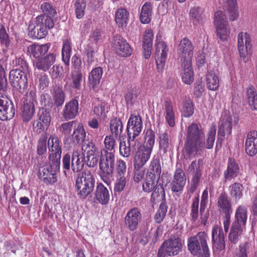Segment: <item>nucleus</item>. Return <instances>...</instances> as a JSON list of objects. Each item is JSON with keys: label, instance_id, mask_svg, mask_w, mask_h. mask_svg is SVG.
Wrapping results in <instances>:
<instances>
[{"label": "nucleus", "instance_id": "nucleus-22", "mask_svg": "<svg viewBox=\"0 0 257 257\" xmlns=\"http://www.w3.org/2000/svg\"><path fill=\"white\" fill-rule=\"evenodd\" d=\"M152 151L140 147L134 156L133 163L134 166L137 168L144 167L149 160Z\"/></svg>", "mask_w": 257, "mask_h": 257}, {"label": "nucleus", "instance_id": "nucleus-21", "mask_svg": "<svg viewBox=\"0 0 257 257\" xmlns=\"http://www.w3.org/2000/svg\"><path fill=\"white\" fill-rule=\"evenodd\" d=\"M212 242L213 248L222 250L225 248L224 235L222 227L215 225L212 229Z\"/></svg>", "mask_w": 257, "mask_h": 257}, {"label": "nucleus", "instance_id": "nucleus-19", "mask_svg": "<svg viewBox=\"0 0 257 257\" xmlns=\"http://www.w3.org/2000/svg\"><path fill=\"white\" fill-rule=\"evenodd\" d=\"M186 182V177L183 170L177 168L175 171L173 179L171 183V190L173 192H179L183 190Z\"/></svg>", "mask_w": 257, "mask_h": 257}, {"label": "nucleus", "instance_id": "nucleus-16", "mask_svg": "<svg viewBox=\"0 0 257 257\" xmlns=\"http://www.w3.org/2000/svg\"><path fill=\"white\" fill-rule=\"evenodd\" d=\"M183 244L181 239L176 236H172L169 239L164 241L162 245L165 252L169 256H175L182 250Z\"/></svg>", "mask_w": 257, "mask_h": 257}, {"label": "nucleus", "instance_id": "nucleus-23", "mask_svg": "<svg viewBox=\"0 0 257 257\" xmlns=\"http://www.w3.org/2000/svg\"><path fill=\"white\" fill-rule=\"evenodd\" d=\"M240 171L239 164L236 161L231 158H229L226 169L223 172L224 181H231L236 178Z\"/></svg>", "mask_w": 257, "mask_h": 257}, {"label": "nucleus", "instance_id": "nucleus-7", "mask_svg": "<svg viewBox=\"0 0 257 257\" xmlns=\"http://www.w3.org/2000/svg\"><path fill=\"white\" fill-rule=\"evenodd\" d=\"M36 97V91L32 90L27 93L23 98V105L21 109L23 120L25 122L29 121L35 113V104L37 102Z\"/></svg>", "mask_w": 257, "mask_h": 257}, {"label": "nucleus", "instance_id": "nucleus-15", "mask_svg": "<svg viewBox=\"0 0 257 257\" xmlns=\"http://www.w3.org/2000/svg\"><path fill=\"white\" fill-rule=\"evenodd\" d=\"M86 135L83 124L79 123L77 127L74 129L73 134L64 137L63 142L68 148H74L84 141Z\"/></svg>", "mask_w": 257, "mask_h": 257}, {"label": "nucleus", "instance_id": "nucleus-29", "mask_svg": "<svg viewBox=\"0 0 257 257\" xmlns=\"http://www.w3.org/2000/svg\"><path fill=\"white\" fill-rule=\"evenodd\" d=\"M50 46V43L43 45L33 44L28 47L27 51L33 57L38 59L48 52Z\"/></svg>", "mask_w": 257, "mask_h": 257}, {"label": "nucleus", "instance_id": "nucleus-5", "mask_svg": "<svg viewBox=\"0 0 257 257\" xmlns=\"http://www.w3.org/2000/svg\"><path fill=\"white\" fill-rule=\"evenodd\" d=\"M217 206L219 212L224 215L223 227L225 232H227L230 226L232 209L231 199L225 192H221L217 198Z\"/></svg>", "mask_w": 257, "mask_h": 257}, {"label": "nucleus", "instance_id": "nucleus-26", "mask_svg": "<svg viewBox=\"0 0 257 257\" xmlns=\"http://www.w3.org/2000/svg\"><path fill=\"white\" fill-rule=\"evenodd\" d=\"M154 39L153 31L151 29L146 30L143 36V49L145 59L150 57L152 53L153 41Z\"/></svg>", "mask_w": 257, "mask_h": 257}, {"label": "nucleus", "instance_id": "nucleus-2", "mask_svg": "<svg viewBox=\"0 0 257 257\" xmlns=\"http://www.w3.org/2000/svg\"><path fill=\"white\" fill-rule=\"evenodd\" d=\"M208 236L205 231L198 232L187 239L188 249L196 257H210V250L207 241Z\"/></svg>", "mask_w": 257, "mask_h": 257}, {"label": "nucleus", "instance_id": "nucleus-57", "mask_svg": "<svg viewBox=\"0 0 257 257\" xmlns=\"http://www.w3.org/2000/svg\"><path fill=\"white\" fill-rule=\"evenodd\" d=\"M86 7V0H75L74 3V8L76 17L80 19L83 17L85 14V10Z\"/></svg>", "mask_w": 257, "mask_h": 257}, {"label": "nucleus", "instance_id": "nucleus-49", "mask_svg": "<svg viewBox=\"0 0 257 257\" xmlns=\"http://www.w3.org/2000/svg\"><path fill=\"white\" fill-rule=\"evenodd\" d=\"M151 197V201L153 204H156L160 200H162V202H165V192L163 185L159 184L152 191Z\"/></svg>", "mask_w": 257, "mask_h": 257}, {"label": "nucleus", "instance_id": "nucleus-27", "mask_svg": "<svg viewBox=\"0 0 257 257\" xmlns=\"http://www.w3.org/2000/svg\"><path fill=\"white\" fill-rule=\"evenodd\" d=\"M245 151L250 156L257 154V131H250L247 135L245 143Z\"/></svg>", "mask_w": 257, "mask_h": 257}, {"label": "nucleus", "instance_id": "nucleus-25", "mask_svg": "<svg viewBox=\"0 0 257 257\" xmlns=\"http://www.w3.org/2000/svg\"><path fill=\"white\" fill-rule=\"evenodd\" d=\"M78 100L73 98L66 103L62 111L63 117L65 120L73 119L78 114Z\"/></svg>", "mask_w": 257, "mask_h": 257}, {"label": "nucleus", "instance_id": "nucleus-20", "mask_svg": "<svg viewBox=\"0 0 257 257\" xmlns=\"http://www.w3.org/2000/svg\"><path fill=\"white\" fill-rule=\"evenodd\" d=\"M232 130V118L227 117L223 119L218 127L216 148H221L222 142L226 134L230 135Z\"/></svg>", "mask_w": 257, "mask_h": 257}, {"label": "nucleus", "instance_id": "nucleus-17", "mask_svg": "<svg viewBox=\"0 0 257 257\" xmlns=\"http://www.w3.org/2000/svg\"><path fill=\"white\" fill-rule=\"evenodd\" d=\"M37 175L39 179L46 184H54L57 181V172L48 165L40 167Z\"/></svg>", "mask_w": 257, "mask_h": 257}, {"label": "nucleus", "instance_id": "nucleus-60", "mask_svg": "<svg viewBox=\"0 0 257 257\" xmlns=\"http://www.w3.org/2000/svg\"><path fill=\"white\" fill-rule=\"evenodd\" d=\"M167 210L168 206L166 203L162 202L154 215V220L156 223H160L163 221L166 216Z\"/></svg>", "mask_w": 257, "mask_h": 257}, {"label": "nucleus", "instance_id": "nucleus-12", "mask_svg": "<svg viewBox=\"0 0 257 257\" xmlns=\"http://www.w3.org/2000/svg\"><path fill=\"white\" fill-rule=\"evenodd\" d=\"M16 109L12 100L5 94L0 92V119L5 121L12 119Z\"/></svg>", "mask_w": 257, "mask_h": 257}, {"label": "nucleus", "instance_id": "nucleus-11", "mask_svg": "<svg viewBox=\"0 0 257 257\" xmlns=\"http://www.w3.org/2000/svg\"><path fill=\"white\" fill-rule=\"evenodd\" d=\"M142 220V214L141 209L134 207L126 212L124 218V224L129 231H134L139 228Z\"/></svg>", "mask_w": 257, "mask_h": 257}, {"label": "nucleus", "instance_id": "nucleus-35", "mask_svg": "<svg viewBox=\"0 0 257 257\" xmlns=\"http://www.w3.org/2000/svg\"><path fill=\"white\" fill-rule=\"evenodd\" d=\"M161 172L162 168L160 158L158 156H154L150 164L148 172L146 175L160 179Z\"/></svg>", "mask_w": 257, "mask_h": 257}, {"label": "nucleus", "instance_id": "nucleus-51", "mask_svg": "<svg viewBox=\"0 0 257 257\" xmlns=\"http://www.w3.org/2000/svg\"><path fill=\"white\" fill-rule=\"evenodd\" d=\"M71 51V40L69 39L63 40L62 49V57L63 61L67 65H68L69 63Z\"/></svg>", "mask_w": 257, "mask_h": 257}, {"label": "nucleus", "instance_id": "nucleus-55", "mask_svg": "<svg viewBox=\"0 0 257 257\" xmlns=\"http://www.w3.org/2000/svg\"><path fill=\"white\" fill-rule=\"evenodd\" d=\"M35 24L47 29H52L54 26L53 19L46 17L45 15H39L36 18Z\"/></svg>", "mask_w": 257, "mask_h": 257}, {"label": "nucleus", "instance_id": "nucleus-54", "mask_svg": "<svg viewBox=\"0 0 257 257\" xmlns=\"http://www.w3.org/2000/svg\"><path fill=\"white\" fill-rule=\"evenodd\" d=\"M71 86L75 89L79 90L81 87L82 80V74L80 70H74L71 73Z\"/></svg>", "mask_w": 257, "mask_h": 257}, {"label": "nucleus", "instance_id": "nucleus-59", "mask_svg": "<svg viewBox=\"0 0 257 257\" xmlns=\"http://www.w3.org/2000/svg\"><path fill=\"white\" fill-rule=\"evenodd\" d=\"M41 9L43 13L41 15H45L46 17L53 19L57 14L55 7L49 3H43L41 6Z\"/></svg>", "mask_w": 257, "mask_h": 257}, {"label": "nucleus", "instance_id": "nucleus-28", "mask_svg": "<svg viewBox=\"0 0 257 257\" xmlns=\"http://www.w3.org/2000/svg\"><path fill=\"white\" fill-rule=\"evenodd\" d=\"M163 109L167 124L171 127H174L175 125V115L173 103L170 99H166L164 100Z\"/></svg>", "mask_w": 257, "mask_h": 257}, {"label": "nucleus", "instance_id": "nucleus-36", "mask_svg": "<svg viewBox=\"0 0 257 257\" xmlns=\"http://www.w3.org/2000/svg\"><path fill=\"white\" fill-rule=\"evenodd\" d=\"M128 12L124 8L118 9L115 13L114 20L118 27L125 28L128 22Z\"/></svg>", "mask_w": 257, "mask_h": 257}, {"label": "nucleus", "instance_id": "nucleus-56", "mask_svg": "<svg viewBox=\"0 0 257 257\" xmlns=\"http://www.w3.org/2000/svg\"><path fill=\"white\" fill-rule=\"evenodd\" d=\"M194 105L193 101L190 99H186L182 104L181 109L182 115L185 117H190L194 113Z\"/></svg>", "mask_w": 257, "mask_h": 257}, {"label": "nucleus", "instance_id": "nucleus-24", "mask_svg": "<svg viewBox=\"0 0 257 257\" xmlns=\"http://www.w3.org/2000/svg\"><path fill=\"white\" fill-rule=\"evenodd\" d=\"M56 55L55 53H49L44 57L37 59L34 63V66L38 70L47 71L55 63Z\"/></svg>", "mask_w": 257, "mask_h": 257}, {"label": "nucleus", "instance_id": "nucleus-52", "mask_svg": "<svg viewBox=\"0 0 257 257\" xmlns=\"http://www.w3.org/2000/svg\"><path fill=\"white\" fill-rule=\"evenodd\" d=\"M159 179L154 178L150 176H146L142 185L143 190L146 193H150L158 186Z\"/></svg>", "mask_w": 257, "mask_h": 257}, {"label": "nucleus", "instance_id": "nucleus-4", "mask_svg": "<svg viewBox=\"0 0 257 257\" xmlns=\"http://www.w3.org/2000/svg\"><path fill=\"white\" fill-rule=\"evenodd\" d=\"M115 163V151L108 152L107 150L101 151L99 168L100 171L101 179L107 185L111 183L110 177H112Z\"/></svg>", "mask_w": 257, "mask_h": 257}, {"label": "nucleus", "instance_id": "nucleus-39", "mask_svg": "<svg viewBox=\"0 0 257 257\" xmlns=\"http://www.w3.org/2000/svg\"><path fill=\"white\" fill-rule=\"evenodd\" d=\"M245 228V227L232 222L228 235L229 240L232 243L235 244L238 242Z\"/></svg>", "mask_w": 257, "mask_h": 257}, {"label": "nucleus", "instance_id": "nucleus-46", "mask_svg": "<svg viewBox=\"0 0 257 257\" xmlns=\"http://www.w3.org/2000/svg\"><path fill=\"white\" fill-rule=\"evenodd\" d=\"M225 7L228 11L229 20L231 21L236 20L239 16V12L237 7L236 0H224Z\"/></svg>", "mask_w": 257, "mask_h": 257}, {"label": "nucleus", "instance_id": "nucleus-13", "mask_svg": "<svg viewBox=\"0 0 257 257\" xmlns=\"http://www.w3.org/2000/svg\"><path fill=\"white\" fill-rule=\"evenodd\" d=\"M143 128V121L140 115L131 114L127 124V137L130 141L136 140L141 134Z\"/></svg>", "mask_w": 257, "mask_h": 257}, {"label": "nucleus", "instance_id": "nucleus-18", "mask_svg": "<svg viewBox=\"0 0 257 257\" xmlns=\"http://www.w3.org/2000/svg\"><path fill=\"white\" fill-rule=\"evenodd\" d=\"M113 47L116 53L119 56L127 57L132 53V49L126 40L120 36L115 37Z\"/></svg>", "mask_w": 257, "mask_h": 257}, {"label": "nucleus", "instance_id": "nucleus-48", "mask_svg": "<svg viewBox=\"0 0 257 257\" xmlns=\"http://www.w3.org/2000/svg\"><path fill=\"white\" fill-rule=\"evenodd\" d=\"M206 81L208 89L215 91L219 87V78L213 71L208 72L206 75Z\"/></svg>", "mask_w": 257, "mask_h": 257}, {"label": "nucleus", "instance_id": "nucleus-44", "mask_svg": "<svg viewBox=\"0 0 257 257\" xmlns=\"http://www.w3.org/2000/svg\"><path fill=\"white\" fill-rule=\"evenodd\" d=\"M190 16L195 25L202 24L204 22V10L200 7L192 8L190 11Z\"/></svg>", "mask_w": 257, "mask_h": 257}, {"label": "nucleus", "instance_id": "nucleus-34", "mask_svg": "<svg viewBox=\"0 0 257 257\" xmlns=\"http://www.w3.org/2000/svg\"><path fill=\"white\" fill-rule=\"evenodd\" d=\"M29 35L33 39H41L48 34V30L36 24L30 23L28 27Z\"/></svg>", "mask_w": 257, "mask_h": 257}, {"label": "nucleus", "instance_id": "nucleus-32", "mask_svg": "<svg viewBox=\"0 0 257 257\" xmlns=\"http://www.w3.org/2000/svg\"><path fill=\"white\" fill-rule=\"evenodd\" d=\"M153 14V4L146 2L142 7L140 14V21L144 24L150 23L152 20Z\"/></svg>", "mask_w": 257, "mask_h": 257}, {"label": "nucleus", "instance_id": "nucleus-53", "mask_svg": "<svg viewBox=\"0 0 257 257\" xmlns=\"http://www.w3.org/2000/svg\"><path fill=\"white\" fill-rule=\"evenodd\" d=\"M246 93L249 105L252 109L257 110V93L254 87L250 85L247 89Z\"/></svg>", "mask_w": 257, "mask_h": 257}, {"label": "nucleus", "instance_id": "nucleus-43", "mask_svg": "<svg viewBox=\"0 0 257 257\" xmlns=\"http://www.w3.org/2000/svg\"><path fill=\"white\" fill-rule=\"evenodd\" d=\"M243 190V185L238 182H234L229 187V194L235 201H238L242 197Z\"/></svg>", "mask_w": 257, "mask_h": 257}, {"label": "nucleus", "instance_id": "nucleus-41", "mask_svg": "<svg viewBox=\"0 0 257 257\" xmlns=\"http://www.w3.org/2000/svg\"><path fill=\"white\" fill-rule=\"evenodd\" d=\"M103 73L102 69L100 67H96L92 70L89 75L88 79L92 88L95 90L100 83Z\"/></svg>", "mask_w": 257, "mask_h": 257}, {"label": "nucleus", "instance_id": "nucleus-42", "mask_svg": "<svg viewBox=\"0 0 257 257\" xmlns=\"http://www.w3.org/2000/svg\"><path fill=\"white\" fill-rule=\"evenodd\" d=\"M110 131L112 136L115 139L120 138L123 126L121 120L119 118L115 117L112 119L109 123Z\"/></svg>", "mask_w": 257, "mask_h": 257}, {"label": "nucleus", "instance_id": "nucleus-33", "mask_svg": "<svg viewBox=\"0 0 257 257\" xmlns=\"http://www.w3.org/2000/svg\"><path fill=\"white\" fill-rule=\"evenodd\" d=\"M48 146L50 154H62L61 142L56 134L50 136L48 141Z\"/></svg>", "mask_w": 257, "mask_h": 257}, {"label": "nucleus", "instance_id": "nucleus-47", "mask_svg": "<svg viewBox=\"0 0 257 257\" xmlns=\"http://www.w3.org/2000/svg\"><path fill=\"white\" fill-rule=\"evenodd\" d=\"M136 145V140L130 141V139L127 137V142L125 141H120L119 143V153L120 155L124 157L128 158L131 154V147H135Z\"/></svg>", "mask_w": 257, "mask_h": 257}, {"label": "nucleus", "instance_id": "nucleus-30", "mask_svg": "<svg viewBox=\"0 0 257 257\" xmlns=\"http://www.w3.org/2000/svg\"><path fill=\"white\" fill-rule=\"evenodd\" d=\"M96 200L102 205L107 204L110 198L109 192L107 188L101 183H98L95 192Z\"/></svg>", "mask_w": 257, "mask_h": 257}, {"label": "nucleus", "instance_id": "nucleus-62", "mask_svg": "<svg viewBox=\"0 0 257 257\" xmlns=\"http://www.w3.org/2000/svg\"><path fill=\"white\" fill-rule=\"evenodd\" d=\"M61 158V155L49 154V165L48 166L57 172L60 167Z\"/></svg>", "mask_w": 257, "mask_h": 257}, {"label": "nucleus", "instance_id": "nucleus-8", "mask_svg": "<svg viewBox=\"0 0 257 257\" xmlns=\"http://www.w3.org/2000/svg\"><path fill=\"white\" fill-rule=\"evenodd\" d=\"M26 73L19 68L12 69L9 74V80L12 85L21 94L28 87V79Z\"/></svg>", "mask_w": 257, "mask_h": 257}, {"label": "nucleus", "instance_id": "nucleus-63", "mask_svg": "<svg viewBox=\"0 0 257 257\" xmlns=\"http://www.w3.org/2000/svg\"><path fill=\"white\" fill-rule=\"evenodd\" d=\"M127 179L126 176H116V180L114 186L115 194L121 192L126 186Z\"/></svg>", "mask_w": 257, "mask_h": 257}, {"label": "nucleus", "instance_id": "nucleus-31", "mask_svg": "<svg viewBox=\"0 0 257 257\" xmlns=\"http://www.w3.org/2000/svg\"><path fill=\"white\" fill-rule=\"evenodd\" d=\"M181 68V76L183 82L187 84H190L194 80L193 71L192 66V62L189 64L180 63Z\"/></svg>", "mask_w": 257, "mask_h": 257}, {"label": "nucleus", "instance_id": "nucleus-38", "mask_svg": "<svg viewBox=\"0 0 257 257\" xmlns=\"http://www.w3.org/2000/svg\"><path fill=\"white\" fill-rule=\"evenodd\" d=\"M84 156L81 155L79 151L73 152L72 154V169L74 172L78 173L81 172V171L84 166Z\"/></svg>", "mask_w": 257, "mask_h": 257}, {"label": "nucleus", "instance_id": "nucleus-6", "mask_svg": "<svg viewBox=\"0 0 257 257\" xmlns=\"http://www.w3.org/2000/svg\"><path fill=\"white\" fill-rule=\"evenodd\" d=\"M204 162L202 159H195L191 162L187 168L188 174L192 175L189 191L194 192L199 186L202 176Z\"/></svg>", "mask_w": 257, "mask_h": 257}, {"label": "nucleus", "instance_id": "nucleus-9", "mask_svg": "<svg viewBox=\"0 0 257 257\" xmlns=\"http://www.w3.org/2000/svg\"><path fill=\"white\" fill-rule=\"evenodd\" d=\"M194 46L190 39L185 37L181 40L177 53L180 63L189 64L191 62L193 56Z\"/></svg>", "mask_w": 257, "mask_h": 257}, {"label": "nucleus", "instance_id": "nucleus-50", "mask_svg": "<svg viewBox=\"0 0 257 257\" xmlns=\"http://www.w3.org/2000/svg\"><path fill=\"white\" fill-rule=\"evenodd\" d=\"M54 104L57 107L62 106L65 101V94L62 88L59 86H55L52 93Z\"/></svg>", "mask_w": 257, "mask_h": 257}, {"label": "nucleus", "instance_id": "nucleus-58", "mask_svg": "<svg viewBox=\"0 0 257 257\" xmlns=\"http://www.w3.org/2000/svg\"><path fill=\"white\" fill-rule=\"evenodd\" d=\"M215 27L217 37L222 41L226 40L230 35V30L228 24Z\"/></svg>", "mask_w": 257, "mask_h": 257}, {"label": "nucleus", "instance_id": "nucleus-3", "mask_svg": "<svg viewBox=\"0 0 257 257\" xmlns=\"http://www.w3.org/2000/svg\"><path fill=\"white\" fill-rule=\"evenodd\" d=\"M95 180L90 171H82L77 174L75 178V191L79 198L85 199L93 191Z\"/></svg>", "mask_w": 257, "mask_h": 257}, {"label": "nucleus", "instance_id": "nucleus-37", "mask_svg": "<svg viewBox=\"0 0 257 257\" xmlns=\"http://www.w3.org/2000/svg\"><path fill=\"white\" fill-rule=\"evenodd\" d=\"M155 142V133L151 128L145 129L144 131L143 143L141 147L153 151Z\"/></svg>", "mask_w": 257, "mask_h": 257}, {"label": "nucleus", "instance_id": "nucleus-10", "mask_svg": "<svg viewBox=\"0 0 257 257\" xmlns=\"http://www.w3.org/2000/svg\"><path fill=\"white\" fill-rule=\"evenodd\" d=\"M161 35L158 33L156 35L155 47L156 48V63L159 71H162L165 66L168 48L165 42L160 41Z\"/></svg>", "mask_w": 257, "mask_h": 257}, {"label": "nucleus", "instance_id": "nucleus-1", "mask_svg": "<svg viewBox=\"0 0 257 257\" xmlns=\"http://www.w3.org/2000/svg\"><path fill=\"white\" fill-rule=\"evenodd\" d=\"M216 132V126L212 125L207 134L205 145V134L202 126L194 122L189 125L186 130V139L183 149L184 158L191 159L205 148L207 149H212L215 141Z\"/></svg>", "mask_w": 257, "mask_h": 257}, {"label": "nucleus", "instance_id": "nucleus-61", "mask_svg": "<svg viewBox=\"0 0 257 257\" xmlns=\"http://www.w3.org/2000/svg\"><path fill=\"white\" fill-rule=\"evenodd\" d=\"M82 150L86 153V156H93L98 153L97 147L92 141L85 142L82 147Z\"/></svg>", "mask_w": 257, "mask_h": 257}, {"label": "nucleus", "instance_id": "nucleus-14", "mask_svg": "<svg viewBox=\"0 0 257 257\" xmlns=\"http://www.w3.org/2000/svg\"><path fill=\"white\" fill-rule=\"evenodd\" d=\"M251 46L250 35L246 32L239 33L237 38L238 50L240 58L244 62L247 60L246 56L250 53Z\"/></svg>", "mask_w": 257, "mask_h": 257}, {"label": "nucleus", "instance_id": "nucleus-64", "mask_svg": "<svg viewBox=\"0 0 257 257\" xmlns=\"http://www.w3.org/2000/svg\"><path fill=\"white\" fill-rule=\"evenodd\" d=\"M0 43L1 46L6 48L10 46L11 41L9 34L7 33L5 27L0 24Z\"/></svg>", "mask_w": 257, "mask_h": 257}, {"label": "nucleus", "instance_id": "nucleus-40", "mask_svg": "<svg viewBox=\"0 0 257 257\" xmlns=\"http://www.w3.org/2000/svg\"><path fill=\"white\" fill-rule=\"evenodd\" d=\"M247 221V208L243 205H239L235 213V220L233 222L245 227Z\"/></svg>", "mask_w": 257, "mask_h": 257}, {"label": "nucleus", "instance_id": "nucleus-45", "mask_svg": "<svg viewBox=\"0 0 257 257\" xmlns=\"http://www.w3.org/2000/svg\"><path fill=\"white\" fill-rule=\"evenodd\" d=\"M170 136L167 131L160 134L159 137V148L164 153H166L170 150L172 142L170 139Z\"/></svg>", "mask_w": 257, "mask_h": 257}]
</instances>
